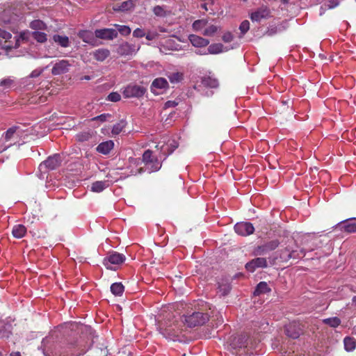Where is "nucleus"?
Returning <instances> with one entry per match:
<instances>
[{
    "label": "nucleus",
    "mask_w": 356,
    "mask_h": 356,
    "mask_svg": "<svg viewBox=\"0 0 356 356\" xmlns=\"http://www.w3.org/2000/svg\"><path fill=\"white\" fill-rule=\"evenodd\" d=\"M182 317V321L189 327L202 326L209 320V315L207 312L199 311L193 312H189Z\"/></svg>",
    "instance_id": "nucleus-1"
},
{
    "label": "nucleus",
    "mask_w": 356,
    "mask_h": 356,
    "mask_svg": "<svg viewBox=\"0 0 356 356\" xmlns=\"http://www.w3.org/2000/svg\"><path fill=\"white\" fill-rule=\"evenodd\" d=\"M126 259L123 254L118 252L109 253L103 260V264L107 269L116 270Z\"/></svg>",
    "instance_id": "nucleus-2"
},
{
    "label": "nucleus",
    "mask_w": 356,
    "mask_h": 356,
    "mask_svg": "<svg viewBox=\"0 0 356 356\" xmlns=\"http://www.w3.org/2000/svg\"><path fill=\"white\" fill-rule=\"evenodd\" d=\"M143 163L149 170V172L159 171L162 166V163L159 161L156 156L153 155V152L150 149H147L144 152L142 156Z\"/></svg>",
    "instance_id": "nucleus-3"
},
{
    "label": "nucleus",
    "mask_w": 356,
    "mask_h": 356,
    "mask_svg": "<svg viewBox=\"0 0 356 356\" xmlns=\"http://www.w3.org/2000/svg\"><path fill=\"white\" fill-rule=\"evenodd\" d=\"M146 91V88L142 86L130 83L124 88L122 94L125 98H140Z\"/></svg>",
    "instance_id": "nucleus-4"
},
{
    "label": "nucleus",
    "mask_w": 356,
    "mask_h": 356,
    "mask_svg": "<svg viewBox=\"0 0 356 356\" xmlns=\"http://www.w3.org/2000/svg\"><path fill=\"white\" fill-rule=\"evenodd\" d=\"M60 156L56 154L51 156H49L45 161L39 165V170L42 172L47 170H53L59 167L61 164Z\"/></svg>",
    "instance_id": "nucleus-5"
},
{
    "label": "nucleus",
    "mask_w": 356,
    "mask_h": 356,
    "mask_svg": "<svg viewBox=\"0 0 356 356\" xmlns=\"http://www.w3.org/2000/svg\"><path fill=\"white\" fill-rule=\"evenodd\" d=\"M284 331L289 337L298 339L302 333V325L299 321H294L285 325Z\"/></svg>",
    "instance_id": "nucleus-6"
},
{
    "label": "nucleus",
    "mask_w": 356,
    "mask_h": 356,
    "mask_svg": "<svg viewBox=\"0 0 356 356\" xmlns=\"http://www.w3.org/2000/svg\"><path fill=\"white\" fill-rule=\"evenodd\" d=\"M169 88L168 81L163 77L155 79L150 86L151 92L155 95L162 94Z\"/></svg>",
    "instance_id": "nucleus-7"
},
{
    "label": "nucleus",
    "mask_w": 356,
    "mask_h": 356,
    "mask_svg": "<svg viewBox=\"0 0 356 356\" xmlns=\"http://www.w3.org/2000/svg\"><path fill=\"white\" fill-rule=\"evenodd\" d=\"M234 231L238 235L246 236L252 234L254 232L253 225L248 222H237L234 225Z\"/></svg>",
    "instance_id": "nucleus-8"
},
{
    "label": "nucleus",
    "mask_w": 356,
    "mask_h": 356,
    "mask_svg": "<svg viewBox=\"0 0 356 356\" xmlns=\"http://www.w3.org/2000/svg\"><path fill=\"white\" fill-rule=\"evenodd\" d=\"M268 266V262L266 258L257 257L248 262L245 267V269L251 273H253L256 269L261 268H264Z\"/></svg>",
    "instance_id": "nucleus-9"
},
{
    "label": "nucleus",
    "mask_w": 356,
    "mask_h": 356,
    "mask_svg": "<svg viewBox=\"0 0 356 356\" xmlns=\"http://www.w3.org/2000/svg\"><path fill=\"white\" fill-rule=\"evenodd\" d=\"M96 38L102 40H113L118 37V31L113 29H100L95 31Z\"/></svg>",
    "instance_id": "nucleus-10"
},
{
    "label": "nucleus",
    "mask_w": 356,
    "mask_h": 356,
    "mask_svg": "<svg viewBox=\"0 0 356 356\" xmlns=\"http://www.w3.org/2000/svg\"><path fill=\"white\" fill-rule=\"evenodd\" d=\"M71 64L67 60H60L56 63L51 69L53 75H60L69 72Z\"/></svg>",
    "instance_id": "nucleus-11"
},
{
    "label": "nucleus",
    "mask_w": 356,
    "mask_h": 356,
    "mask_svg": "<svg viewBox=\"0 0 356 356\" xmlns=\"http://www.w3.org/2000/svg\"><path fill=\"white\" fill-rule=\"evenodd\" d=\"M135 51V45L128 42H122L118 45L116 49L117 54L121 56L132 55Z\"/></svg>",
    "instance_id": "nucleus-12"
},
{
    "label": "nucleus",
    "mask_w": 356,
    "mask_h": 356,
    "mask_svg": "<svg viewBox=\"0 0 356 356\" xmlns=\"http://www.w3.org/2000/svg\"><path fill=\"white\" fill-rule=\"evenodd\" d=\"M270 11L267 6H261L250 15L252 21L260 22L262 19H266L270 17Z\"/></svg>",
    "instance_id": "nucleus-13"
},
{
    "label": "nucleus",
    "mask_w": 356,
    "mask_h": 356,
    "mask_svg": "<svg viewBox=\"0 0 356 356\" xmlns=\"http://www.w3.org/2000/svg\"><path fill=\"white\" fill-rule=\"evenodd\" d=\"M29 40V32L23 31L21 32L19 36L15 38V44H4L3 48L6 50H10L12 49H17L20 46L21 42H28Z\"/></svg>",
    "instance_id": "nucleus-14"
},
{
    "label": "nucleus",
    "mask_w": 356,
    "mask_h": 356,
    "mask_svg": "<svg viewBox=\"0 0 356 356\" xmlns=\"http://www.w3.org/2000/svg\"><path fill=\"white\" fill-rule=\"evenodd\" d=\"M188 39L193 46L195 47H204L209 44V40L196 35H190Z\"/></svg>",
    "instance_id": "nucleus-15"
},
{
    "label": "nucleus",
    "mask_w": 356,
    "mask_h": 356,
    "mask_svg": "<svg viewBox=\"0 0 356 356\" xmlns=\"http://www.w3.org/2000/svg\"><path fill=\"white\" fill-rule=\"evenodd\" d=\"M77 35L86 43L94 44L95 42V33H93L91 31L81 30L77 33Z\"/></svg>",
    "instance_id": "nucleus-16"
},
{
    "label": "nucleus",
    "mask_w": 356,
    "mask_h": 356,
    "mask_svg": "<svg viewBox=\"0 0 356 356\" xmlns=\"http://www.w3.org/2000/svg\"><path fill=\"white\" fill-rule=\"evenodd\" d=\"M90 54L92 55L96 60L103 62L110 56V51L108 49L99 48L92 51Z\"/></svg>",
    "instance_id": "nucleus-17"
},
{
    "label": "nucleus",
    "mask_w": 356,
    "mask_h": 356,
    "mask_svg": "<svg viewBox=\"0 0 356 356\" xmlns=\"http://www.w3.org/2000/svg\"><path fill=\"white\" fill-rule=\"evenodd\" d=\"M338 227L341 231L348 234L356 232V222H349L348 220L341 221L338 224Z\"/></svg>",
    "instance_id": "nucleus-18"
},
{
    "label": "nucleus",
    "mask_w": 356,
    "mask_h": 356,
    "mask_svg": "<svg viewBox=\"0 0 356 356\" xmlns=\"http://www.w3.org/2000/svg\"><path fill=\"white\" fill-rule=\"evenodd\" d=\"M178 147V143L175 140H169L167 144L161 147L162 154H164L165 159L171 154Z\"/></svg>",
    "instance_id": "nucleus-19"
},
{
    "label": "nucleus",
    "mask_w": 356,
    "mask_h": 356,
    "mask_svg": "<svg viewBox=\"0 0 356 356\" xmlns=\"http://www.w3.org/2000/svg\"><path fill=\"white\" fill-rule=\"evenodd\" d=\"M52 40L58 46L63 48H67L70 45V41L67 35L54 34L52 36Z\"/></svg>",
    "instance_id": "nucleus-20"
},
{
    "label": "nucleus",
    "mask_w": 356,
    "mask_h": 356,
    "mask_svg": "<svg viewBox=\"0 0 356 356\" xmlns=\"http://www.w3.org/2000/svg\"><path fill=\"white\" fill-rule=\"evenodd\" d=\"M201 83L204 87L211 88H216L219 86L218 80L210 75L202 77Z\"/></svg>",
    "instance_id": "nucleus-21"
},
{
    "label": "nucleus",
    "mask_w": 356,
    "mask_h": 356,
    "mask_svg": "<svg viewBox=\"0 0 356 356\" xmlns=\"http://www.w3.org/2000/svg\"><path fill=\"white\" fill-rule=\"evenodd\" d=\"M114 143L112 140H107L98 145L96 149L99 153L108 154L113 148Z\"/></svg>",
    "instance_id": "nucleus-22"
},
{
    "label": "nucleus",
    "mask_w": 356,
    "mask_h": 356,
    "mask_svg": "<svg viewBox=\"0 0 356 356\" xmlns=\"http://www.w3.org/2000/svg\"><path fill=\"white\" fill-rule=\"evenodd\" d=\"M26 227L21 224L15 225L13 227L12 234L15 238H21L25 236Z\"/></svg>",
    "instance_id": "nucleus-23"
},
{
    "label": "nucleus",
    "mask_w": 356,
    "mask_h": 356,
    "mask_svg": "<svg viewBox=\"0 0 356 356\" xmlns=\"http://www.w3.org/2000/svg\"><path fill=\"white\" fill-rule=\"evenodd\" d=\"M15 86V79L11 76L0 80V87L3 90H9Z\"/></svg>",
    "instance_id": "nucleus-24"
},
{
    "label": "nucleus",
    "mask_w": 356,
    "mask_h": 356,
    "mask_svg": "<svg viewBox=\"0 0 356 356\" xmlns=\"http://www.w3.org/2000/svg\"><path fill=\"white\" fill-rule=\"evenodd\" d=\"M108 181H97L92 184L91 191L95 193H100L108 187Z\"/></svg>",
    "instance_id": "nucleus-25"
},
{
    "label": "nucleus",
    "mask_w": 356,
    "mask_h": 356,
    "mask_svg": "<svg viewBox=\"0 0 356 356\" xmlns=\"http://www.w3.org/2000/svg\"><path fill=\"white\" fill-rule=\"evenodd\" d=\"M248 336L245 334H239L234 338V345L235 348H242L247 346Z\"/></svg>",
    "instance_id": "nucleus-26"
},
{
    "label": "nucleus",
    "mask_w": 356,
    "mask_h": 356,
    "mask_svg": "<svg viewBox=\"0 0 356 356\" xmlns=\"http://www.w3.org/2000/svg\"><path fill=\"white\" fill-rule=\"evenodd\" d=\"M167 76L171 83H178L184 79V74L179 72L169 73Z\"/></svg>",
    "instance_id": "nucleus-27"
},
{
    "label": "nucleus",
    "mask_w": 356,
    "mask_h": 356,
    "mask_svg": "<svg viewBox=\"0 0 356 356\" xmlns=\"http://www.w3.org/2000/svg\"><path fill=\"white\" fill-rule=\"evenodd\" d=\"M344 348L346 351H352L356 347V341L353 337H346L343 339Z\"/></svg>",
    "instance_id": "nucleus-28"
},
{
    "label": "nucleus",
    "mask_w": 356,
    "mask_h": 356,
    "mask_svg": "<svg viewBox=\"0 0 356 356\" xmlns=\"http://www.w3.org/2000/svg\"><path fill=\"white\" fill-rule=\"evenodd\" d=\"M29 27L33 30L44 31L47 29V25L45 23L40 19H35L32 21L29 24Z\"/></svg>",
    "instance_id": "nucleus-29"
},
{
    "label": "nucleus",
    "mask_w": 356,
    "mask_h": 356,
    "mask_svg": "<svg viewBox=\"0 0 356 356\" xmlns=\"http://www.w3.org/2000/svg\"><path fill=\"white\" fill-rule=\"evenodd\" d=\"M31 35L34 40L40 43H44L47 40V35L44 32L38 31H33L32 32Z\"/></svg>",
    "instance_id": "nucleus-30"
},
{
    "label": "nucleus",
    "mask_w": 356,
    "mask_h": 356,
    "mask_svg": "<svg viewBox=\"0 0 356 356\" xmlns=\"http://www.w3.org/2000/svg\"><path fill=\"white\" fill-rule=\"evenodd\" d=\"M223 45L220 43L212 44L207 49L208 54H218L222 51Z\"/></svg>",
    "instance_id": "nucleus-31"
},
{
    "label": "nucleus",
    "mask_w": 356,
    "mask_h": 356,
    "mask_svg": "<svg viewBox=\"0 0 356 356\" xmlns=\"http://www.w3.org/2000/svg\"><path fill=\"white\" fill-rule=\"evenodd\" d=\"M126 122L124 120H120L119 122L115 124L112 129L113 135L120 134L126 127Z\"/></svg>",
    "instance_id": "nucleus-32"
},
{
    "label": "nucleus",
    "mask_w": 356,
    "mask_h": 356,
    "mask_svg": "<svg viewBox=\"0 0 356 356\" xmlns=\"http://www.w3.org/2000/svg\"><path fill=\"white\" fill-rule=\"evenodd\" d=\"M323 323L332 327H337L341 324V320L338 317H332L324 319Z\"/></svg>",
    "instance_id": "nucleus-33"
},
{
    "label": "nucleus",
    "mask_w": 356,
    "mask_h": 356,
    "mask_svg": "<svg viewBox=\"0 0 356 356\" xmlns=\"http://www.w3.org/2000/svg\"><path fill=\"white\" fill-rule=\"evenodd\" d=\"M18 129H19V127L17 126H13L9 128L4 134L5 140L9 141L11 138H13Z\"/></svg>",
    "instance_id": "nucleus-34"
},
{
    "label": "nucleus",
    "mask_w": 356,
    "mask_h": 356,
    "mask_svg": "<svg viewBox=\"0 0 356 356\" xmlns=\"http://www.w3.org/2000/svg\"><path fill=\"white\" fill-rule=\"evenodd\" d=\"M305 252L303 249H301L300 250H293L292 248H291L290 254H289V259H299L305 257Z\"/></svg>",
    "instance_id": "nucleus-35"
},
{
    "label": "nucleus",
    "mask_w": 356,
    "mask_h": 356,
    "mask_svg": "<svg viewBox=\"0 0 356 356\" xmlns=\"http://www.w3.org/2000/svg\"><path fill=\"white\" fill-rule=\"evenodd\" d=\"M114 26L122 35L127 36L131 33V30L128 26L120 24H114Z\"/></svg>",
    "instance_id": "nucleus-36"
},
{
    "label": "nucleus",
    "mask_w": 356,
    "mask_h": 356,
    "mask_svg": "<svg viewBox=\"0 0 356 356\" xmlns=\"http://www.w3.org/2000/svg\"><path fill=\"white\" fill-rule=\"evenodd\" d=\"M290 251L291 247L289 245L280 250V257L282 261H288L289 260Z\"/></svg>",
    "instance_id": "nucleus-37"
},
{
    "label": "nucleus",
    "mask_w": 356,
    "mask_h": 356,
    "mask_svg": "<svg viewBox=\"0 0 356 356\" xmlns=\"http://www.w3.org/2000/svg\"><path fill=\"white\" fill-rule=\"evenodd\" d=\"M208 21L206 19H197L193 23V29L195 31H199L207 26Z\"/></svg>",
    "instance_id": "nucleus-38"
},
{
    "label": "nucleus",
    "mask_w": 356,
    "mask_h": 356,
    "mask_svg": "<svg viewBox=\"0 0 356 356\" xmlns=\"http://www.w3.org/2000/svg\"><path fill=\"white\" fill-rule=\"evenodd\" d=\"M134 6L135 4L132 0H127L121 3L119 10L122 11L129 10L132 9Z\"/></svg>",
    "instance_id": "nucleus-39"
},
{
    "label": "nucleus",
    "mask_w": 356,
    "mask_h": 356,
    "mask_svg": "<svg viewBox=\"0 0 356 356\" xmlns=\"http://www.w3.org/2000/svg\"><path fill=\"white\" fill-rule=\"evenodd\" d=\"M218 30V27L216 25H211L207 27L203 32L205 36H213Z\"/></svg>",
    "instance_id": "nucleus-40"
},
{
    "label": "nucleus",
    "mask_w": 356,
    "mask_h": 356,
    "mask_svg": "<svg viewBox=\"0 0 356 356\" xmlns=\"http://www.w3.org/2000/svg\"><path fill=\"white\" fill-rule=\"evenodd\" d=\"M267 252H268V250L266 248L265 244H263L256 247L254 250L253 254L256 256H261L266 254Z\"/></svg>",
    "instance_id": "nucleus-41"
},
{
    "label": "nucleus",
    "mask_w": 356,
    "mask_h": 356,
    "mask_svg": "<svg viewBox=\"0 0 356 356\" xmlns=\"http://www.w3.org/2000/svg\"><path fill=\"white\" fill-rule=\"evenodd\" d=\"M266 248L270 251L275 250L280 245V241L277 239L272 240L264 243Z\"/></svg>",
    "instance_id": "nucleus-42"
},
{
    "label": "nucleus",
    "mask_w": 356,
    "mask_h": 356,
    "mask_svg": "<svg viewBox=\"0 0 356 356\" xmlns=\"http://www.w3.org/2000/svg\"><path fill=\"white\" fill-rule=\"evenodd\" d=\"M268 291H254L252 296L253 302L254 303L258 302L259 301V298H260L261 297H264Z\"/></svg>",
    "instance_id": "nucleus-43"
},
{
    "label": "nucleus",
    "mask_w": 356,
    "mask_h": 356,
    "mask_svg": "<svg viewBox=\"0 0 356 356\" xmlns=\"http://www.w3.org/2000/svg\"><path fill=\"white\" fill-rule=\"evenodd\" d=\"M10 326H3L0 329V338L1 339H8L11 334V331L8 329Z\"/></svg>",
    "instance_id": "nucleus-44"
},
{
    "label": "nucleus",
    "mask_w": 356,
    "mask_h": 356,
    "mask_svg": "<svg viewBox=\"0 0 356 356\" xmlns=\"http://www.w3.org/2000/svg\"><path fill=\"white\" fill-rule=\"evenodd\" d=\"M121 99V95L117 92H111L106 97V100L117 102Z\"/></svg>",
    "instance_id": "nucleus-45"
},
{
    "label": "nucleus",
    "mask_w": 356,
    "mask_h": 356,
    "mask_svg": "<svg viewBox=\"0 0 356 356\" xmlns=\"http://www.w3.org/2000/svg\"><path fill=\"white\" fill-rule=\"evenodd\" d=\"M250 29V22L248 20H244L239 26V30L242 35H245Z\"/></svg>",
    "instance_id": "nucleus-46"
},
{
    "label": "nucleus",
    "mask_w": 356,
    "mask_h": 356,
    "mask_svg": "<svg viewBox=\"0 0 356 356\" xmlns=\"http://www.w3.org/2000/svg\"><path fill=\"white\" fill-rule=\"evenodd\" d=\"M76 138L78 141L84 142L88 141L91 138V135L89 133L83 132L77 134Z\"/></svg>",
    "instance_id": "nucleus-47"
},
{
    "label": "nucleus",
    "mask_w": 356,
    "mask_h": 356,
    "mask_svg": "<svg viewBox=\"0 0 356 356\" xmlns=\"http://www.w3.org/2000/svg\"><path fill=\"white\" fill-rule=\"evenodd\" d=\"M0 37L5 39V44H6V43L10 42L8 40L12 38V34L0 28Z\"/></svg>",
    "instance_id": "nucleus-48"
},
{
    "label": "nucleus",
    "mask_w": 356,
    "mask_h": 356,
    "mask_svg": "<svg viewBox=\"0 0 356 356\" xmlns=\"http://www.w3.org/2000/svg\"><path fill=\"white\" fill-rule=\"evenodd\" d=\"M111 117V115L108 113H103L97 117L92 118V120H99L100 122H105L108 118Z\"/></svg>",
    "instance_id": "nucleus-49"
},
{
    "label": "nucleus",
    "mask_w": 356,
    "mask_h": 356,
    "mask_svg": "<svg viewBox=\"0 0 356 356\" xmlns=\"http://www.w3.org/2000/svg\"><path fill=\"white\" fill-rule=\"evenodd\" d=\"M145 35V33L141 29L137 28L133 32V36L135 38H143Z\"/></svg>",
    "instance_id": "nucleus-50"
},
{
    "label": "nucleus",
    "mask_w": 356,
    "mask_h": 356,
    "mask_svg": "<svg viewBox=\"0 0 356 356\" xmlns=\"http://www.w3.org/2000/svg\"><path fill=\"white\" fill-rule=\"evenodd\" d=\"M233 35L230 32L225 33L222 38L225 42H230L233 40Z\"/></svg>",
    "instance_id": "nucleus-51"
},
{
    "label": "nucleus",
    "mask_w": 356,
    "mask_h": 356,
    "mask_svg": "<svg viewBox=\"0 0 356 356\" xmlns=\"http://www.w3.org/2000/svg\"><path fill=\"white\" fill-rule=\"evenodd\" d=\"M153 12L157 16H162L164 13L163 8L160 6H154L153 8Z\"/></svg>",
    "instance_id": "nucleus-52"
},
{
    "label": "nucleus",
    "mask_w": 356,
    "mask_h": 356,
    "mask_svg": "<svg viewBox=\"0 0 356 356\" xmlns=\"http://www.w3.org/2000/svg\"><path fill=\"white\" fill-rule=\"evenodd\" d=\"M124 287L122 282H114L111 284L110 289H124Z\"/></svg>",
    "instance_id": "nucleus-53"
},
{
    "label": "nucleus",
    "mask_w": 356,
    "mask_h": 356,
    "mask_svg": "<svg viewBox=\"0 0 356 356\" xmlns=\"http://www.w3.org/2000/svg\"><path fill=\"white\" fill-rule=\"evenodd\" d=\"M177 105H178V102H177L169 100V101H167L165 103L164 108H173V107H175Z\"/></svg>",
    "instance_id": "nucleus-54"
},
{
    "label": "nucleus",
    "mask_w": 356,
    "mask_h": 356,
    "mask_svg": "<svg viewBox=\"0 0 356 356\" xmlns=\"http://www.w3.org/2000/svg\"><path fill=\"white\" fill-rule=\"evenodd\" d=\"M339 5L338 0H329L328 3L326 5L327 8L332 9L337 7Z\"/></svg>",
    "instance_id": "nucleus-55"
},
{
    "label": "nucleus",
    "mask_w": 356,
    "mask_h": 356,
    "mask_svg": "<svg viewBox=\"0 0 356 356\" xmlns=\"http://www.w3.org/2000/svg\"><path fill=\"white\" fill-rule=\"evenodd\" d=\"M43 72V70H34L31 72V73L29 75V77L31 78H36L38 77Z\"/></svg>",
    "instance_id": "nucleus-56"
},
{
    "label": "nucleus",
    "mask_w": 356,
    "mask_h": 356,
    "mask_svg": "<svg viewBox=\"0 0 356 356\" xmlns=\"http://www.w3.org/2000/svg\"><path fill=\"white\" fill-rule=\"evenodd\" d=\"M255 289H270L268 287V284L266 282H260L256 286Z\"/></svg>",
    "instance_id": "nucleus-57"
},
{
    "label": "nucleus",
    "mask_w": 356,
    "mask_h": 356,
    "mask_svg": "<svg viewBox=\"0 0 356 356\" xmlns=\"http://www.w3.org/2000/svg\"><path fill=\"white\" fill-rule=\"evenodd\" d=\"M158 35L157 33H148L145 34V38L148 40H153L156 38V37Z\"/></svg>",
    "instance_id": "nucleus-58"
},
{
    "label": "nucleus",
    "mask_w": 356,
    "mask_h": 356,
    "mask_svg": "<svg viewBox=\"0 0 356 356\" xmlns=\"http://www.w3.org/2000/svg\"><path fill=\"white\" fill-rule=\"evenodd\" d=\"M115 296H122L124 291H111Z\"/></svg>",
    "instance_id": "nucleus-59"
},
{
    "label": "nucleus",
    "mask_w": 356,
    "mask_h": 356,
    "mask_svg": "<svg viewBox=\"0 0 356 356\" xmlns=\"http://www.w3.org/2000/svg\"><path fill=\"white\" fill-rule=\"evenodd\" d=\"M196 54H199V55H207V54H208V51H202L199 50V51H196Z\"/></svg>",
    "instance_id": "nucleus-60"
},
{
    "label": "nucleus",
    "mask_w": 356,
    "mask_h": 356,
    "mask_svg": "<svg viewBox=\"0 0 356 356\" xmlns=\"http://www.w3.org/2000/svg\"><path fill=\"white\" fill-rule=\"evenodd\" d=\"M10 356H21V354L19 352H12L10 354Z\"/></svg>",
    "instance_id": "nucleus-61"
},
{
    "label": "nucleus",
    "mask_w": 356,
    "mask_h": 356,
    "mask_svg": "<svg viewBox=\"0 0 356 356\" xmlns=\"http://www.w3.org/2000/svg\"><path fill=\"white\" fill-rule=\"evenodd\" d=\"M202 8H203L204 10H208L207 6L206 3L202 4L201 6Z\"/></svg>",
    "instance_id": "nucleus-62"
},
{
    "label": "nucleus",
    "mask_w": 356,
    "mask_h": 356,
    "mask_svg": "<svg viewBox=\"0 0 356 356\" xmlns=\"http://www.w3.org/2000/svg\"><path fill=\"white\" fill-rule=\"evenodd\" d=\"M229 291H223L222 296H225L228 294Z\"/></svg>",
    "instance_id": "nucleus-63"
},
{
    "label": "nucleus",
    "mask_w": 356,
    "mask_h": 356,
    "mask_svg": "<svg viewBox=\"0 0 356 356\" xmlns=\"http://www.w3.org/2000/svg\"><path fill=\"white\" fill-rule=\"evenodd\" d=\"M353 303H354L356 305V296H354L352 299Z\"/></svg>",
    "instance_id": "nucleus-64"
}]
</instances>
